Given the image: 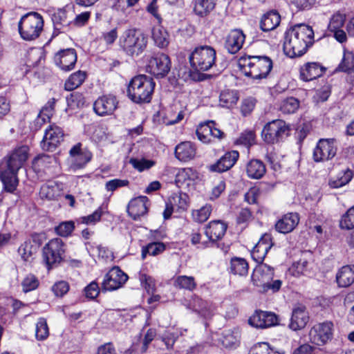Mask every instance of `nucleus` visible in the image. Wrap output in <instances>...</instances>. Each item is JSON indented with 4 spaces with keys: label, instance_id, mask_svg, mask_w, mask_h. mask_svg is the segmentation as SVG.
<instances>
[{
    "label": "nucleus",
    "instance_id": "1",
    "mask_svg": "<svg viewBox=\"0 0 354 354\" xmlns=\"http://www.w3.org/2000/svg\"><path fill=\"white\" fill-rule=\"evenodd\" d=\"M29 148L22 145L13 149L3 159L0 166V177L5 189L13 192L17 185V172L28 158Z\"/></svg>",
    "mask_w": 354,
    "mask_h": 354
},
{
    "label": "nucleus",
    "instance_id": "18",
    "mask_svg": "<svg viewBox=\"0 0 354 354\" xmlns=\"http://www.w3.org/2000/svg\"><path fill=\"white\" fill-rule=\"evenodd\" d=\"M118 101L113 95H103L98 97L93 104V110L100 116L110 115L118 106Z\"/></svg>",
    "mask_w": 354,
    "mask_h": 354
},
{
    "label": "nucleus",
    "instance_id": "53",
    "mask_svg": "<svg viewBox=\"0 0 354 354\" xmlns=\"http://www.w3.org/2000/svg\"><path fill=\"white\" fill-rule=\"evenodd\" d=\"M338 68L341 71L349 72L354 69V55L351 52H344Z\"/></svg>",
    "mask_w": 354,
    "mask_h": 354
},
{
    "label": "nucleus",
    "instance_id": "56",
    "mask_svg": "<svg viewBox=\"0 0 354 354\" xmlns=\"http://www.w3.org/2000/svg\"><path fill=\"white\" fill-rule=\"evenodd\" d=\"M39 281L37 278L32 274H28L22 281L23 290L28 292L35 290L39 286Z\"/></svg>",
    "mask_w": 354,
    "mask_h": 354
},
{
    "label": "nucleus",
    "instance_id": "15",
    "mask_svg": "<svg viewBox=\"0 0 354 354\" xmlns=\"http://www.w3.org/2000/svg\"><path fill=\"white\" fill-rule=\"evenodd\" d=\"M248 323L254 328L263 329L277 325L279 319L274 313L259 310L250 317Z\"/></svg>",
    "mask_w": 354,
    "mask_h": 354
},
{
    "label": "nucleus",
    "instance_id": "58",
    "mask_svg": "<svg viewBox=\"0 0 354 354\" xmlns=\"http://www.w3.org/2000/svg\"><path fill=\"white\" fill-rule=\"evenodd\" d=\"M249 354H278L271 348L268 343L261 342L255 344L250 349Z\"/></svg>",
    "mask_w": 354,
    "mask_h": 354
},
{
    "label": "nucleus",
    "instance_id": "19",
    "mask_svg": "<svg viewBox=\"0 0 354 354\" xmlns=\"http://www.w3.org/2000/svg\"><path fill=\"white\" fill-rule=\"evenodd\" d=\"M54 62L61 70L71 71L77 62V54L75 49L67 48L59 51L54 57Z\"/></svg>",
    "mask_w": 354,
    "mask_h": 354
},
{
    "label": "nucleus",
    "instance_id": "41",
    "mask_svg": "<svg viewBox=\"0 0 354 354\" xmlns=\"http://www.w3.org/2000/svg\"><path fill=\"white\" fill-rule=\"evenodd\" d=\"M152 38L159 48H165L169 44L168 33L160 26H154L152 29Z\"/></svg>",
    "mask_w": 354,
    "mask_h": 354
},
{
    "label": "nucleus",
    "instance_id": "36",
    "mask_svg": "<svg viewBox=\"0 0 354 354\" xmlns=\"http://www.w3.org/2000/svg\"><path fill=\"white\" fill-rule=\"evenodd\" d=\"M174 286L178 289L194 291L197 287V283L192 276L179 275L174 279Z\"/></svg>",
    "mask_w": 354,
    "mask_h": 354
},
{
    "label": "nucleus",
    "instance_id": "63",
    "mask_svg": "<svg viewBox=\"0 0 354 354\" xmlns=\"http://www.w3.org/2000/svg\"><path fill=\"white\" fill-rule=\"evenodd\" d=\"M52 291L57 297H62L66 294L69 290V285L65 281H59L56 282L52 286Z\"/></svg>",
    "mask_w": 354,
    "mask_h": 354
},
{
    "label": "nucleus",
    "instance_id": "2",
    "mask_svg": "<svg viewBox=\"0 0 354 354\" xmlns=\"http://www.w3.org/2000/svg\"><path fill=\"white\" fill-rule=\"evenodd\" d=\"M312 28L305 24H297L286 32L283 50L290 57L303 55L307 50L308 44L313 38Z\"/></svg>",
    "mask_w": 354,
    "mask_h": 354
},
{
    "label": "nucleus",
    "instance_id": "20",
    "mask_svg": "<svg viewBox=\"0 0 354 354\" xmlns=\"http://www.w3.org/2000/svg\"><path fill=\"white\" fill-rule=\"evenodd\" d=\"M198 178L196 170L190 167L182 168L176 174L175 183L179 188L189 189L194 187Z\"/></svg>",
    "mask_w": 354,
    "mask_h": 354
},
{
    "label": "nucleus",
    "instance_id": "42",
    "mask_svg": "<svg viewBox=\"0 0 354 354\" xmlns=\"http://www.w3.org/2000/svg\"><path fill=\"white\" fill-rule=\"evenodd\" d=\"M239 100L236 91L225 90L221 93L219 97L220 105L225 108H231L234 106Z\"/></svg>",
    "mask_w": 354,
    "mask_h": 354
},
{
    "label": "nucleus",
    "instance_id": "17",
    "mask_svg": "<svg viewBox=\"0 0 354 354\" xmlns=\"http://www.w3.org/2000/svg\"><path fill=\"white\" fill-rule=\"evenodd\" d=\"M337 152L334 140L321 139L313 151V158L315 162L326 161L333 158Z\"/></svg>",
    "mask_w": 354,
    "mask_h": 354
},
{
    "label": "nucleus",
    "instance_id": "30",
    "mask_svg": "<svg viewBox=\"0 0 354 354\" xmlns=\"http://www.w3.org/2000/svg\"><path fill=\"white\" fill-rule=\"evenodd\" d=\"M190 305L192 306L194 311L197 312L205 318L211 317L214 310L210 303L203 300L198 296H194L192 298Z\"/></svg>",
    "mask_w": 354,
    "mask_h": 354
},
{
    "label": "nucleus",
    "instance_id": "64",
    "mask_svg": "<svg viewBox=\"0 0 354 354\" xmlns=\"http://www.w3.org/2000/svg\"><path fill=\"white\" fill-rule=\"evenodd\" d=\"M92 158V153L88 151H85L80 153L75 158L74 167L76 168H80L84 167L87 162H88Z\"/></svg>",
    "mask_w": 354,
    "mask_h": 354
},
{
    "label": "nucleus",
    "instance_id": "55",
    "mask_svg": "<svg viewBox=\"0 0 354 354\" xmlns=\"http://www.w3.org/2000/svg\"><path fill=\"white\" fill-rule=\"evenodd\" d=\"M139 280L142 287L147 290L149 294H153L156 290V283L154 279L145 274L139 273Z\"/></svg>",
    "mask_w": 354,
    "mask_h": 354
},
{
    "label": "nucleus",
    "instance_id": "46",
    "mask_svg": "<svg viewBox=\"0 0 354 354\" xmlns=\"http://www.w3.org/2000/svg\"><path fill=\"white\" fill-rule=\"evenodd\" d=\"M212 210V209L210 205H205L198 209L193 210L192 216L194 221L203 223L209 218Z\"/></svg>",
    "mask_w": 354,
    "mask_h": 354
},
{
    "label": "nucleus",
    "instance_id": "51",
    "mask_svg": "<svg viewBox=\"0 0 354 354\" xmlns=\"http://www.w3.org/2000/svg\"><path fill=\"white\" fill-rule=\"evenodd\" d=\"M67 104L71 109H80L84 106L85 99L80 93H71L67 98Z\"/></svg>",
    "mask_w": 354,
    "mask_h": 354
},
{
    "label": "nucleus",
    "instance_id": "39",
    "mask_svg": "<svg viewBox=\"0 0 354 354\" xmlns=\"http://www.w3.org/2000/svg\"><path fill=\"white\" fill-rule=\"evenodd\" d=\"M86 76L85 72L81 71L71 74L64 84L65 89L71 91L78 88L85 80Z\"/></svg>",
    "mask_w": 354,
    "mask_h": 354
},
{
    "label": "nucleus",
    "instance_id": "9",
    "mask_svg": "<svg viewBox=\"0 0 354 354\" xmlns=\"http://www.w3.org/2000/svg\"><path fill=\"white\" fill-rule=\"evenodd\" d=\"M65 253V245L59 238L50 240L43 248V259L48 268L50 269L59 264Z\"/></svg>",
    "mask_w": 354,
    "mask_h": 354
},
{
    "label": "nucleus",
    "instance_id": "45",
    "mask_svg": "<svg viewBox=\"0 0 354 354\" xmlns=\"http://www.w3.org/2000/svg\"><path fill=\"white\" fill-rule=\"evenodd\" d=\"M165 250V246L162 243L153 242L149 243L142 250V258L144 259L147 255L156 256L162 253Z\"/></svg>",
    "mask_w": 354,
    "mask_h": 354
},
{
    "label": "nucleus",
    "instance_id": "61",
    "mask_svg": "<svg viewBox=\"0 0 354 354\" xmlns=\"http://www.w3.org/2000/svg\"><path fill=\"white\" fill-rule=\"evenodd\" d=\"M255 134L252 131H245L241 133L237 143L250 147L255 143Z\"/></svg>",
    "mask_w": 354,
    "mask_h": 354
},
{
    "label": "nucleus",
    "instance_id": "29",
    "mask_svg": "<svg viewBox=\"0 0 354 354\" xmlns=\"http://www.w3.org/2000/svg\"><path fill=\"white\" fill-rule=\"evenodd\" d=\"M196 156V147L191 142L179 143L175 148L176 158L182 162H187Z\"/></svg>",
    "mask_w": 354,
    "mask_h": 354
},
{
    "label": "nucleus",
    "instance_id": "37",
    "mask_svg": "<svg viewBox=\"0 0 354 354\" xmlns=\"http://www.w3.org/2000/svg\"><path fill=\"white\" fill-rule=\"evenodd\" d=\"M353 176L352 170L346 168L342 170L337 175L336 178H333L329 180V186L331 188H339L348 184Z\"/></svg>",
    "mask_w": 354,
    "mask_h": 354
},
{
    "label": "nucleus",
    "instance_id": "7",
    "mask_svg": "<svg viewBox=\"0 0 354 354\" xmlns=\"http://www.w3.org/2000/svg\"><path fill=\"white\" fill-rule=\"evenodd\" d=\"M44 19L36 12H30L24 15L18 24L19 32L21 38L32 41L37 38L43 30Z\"/></svg>",
    "mask_w": 354,
    "mask_h": 354
},
{
    "label": "nucleus",
    "instance_id": "3",
    "mask_svg": "<svg viewBox=\"0 0 354 354\" xmlns=\"http://www.w3.org/2000/svg\"><path fill=\"white\" fill-rule=\"evenodd\" d=\"M238 66L247 77L254 80L265 78L272 68V62L267 56H243L238 60Z\"/></svg>",
    "mask_w": 354,
    "mask_h": 354
},
{
    "label": "nucleus",
    "instance_id": "24",
    "mask_svg": "<svg viewBox=\"0 0 354 354\" xmlns=\"http://www.w3.org/2000/svg\"><path fill=\"white\" fill-rule=\"evenodd\" d=\"M245 36L242 30H231L225 39V48L231 54H235L242 48Z\"/></svg>",
    "mask_w": 354,
    "mask_h": 354
},
{
    "label": "nucleus",
    "instance_id": "8",
    "mask_svg": "<svg viewBox=\"0 0 354 354\" xmlns=\"http://www.w3.org/2000/svg\"><path fill=\"white\" fill-rule=\"evenodd\" d=\"M216 58V50L209 46L196 48L189 57L191 66L197 71L209 70L215 64Z\"/></svg>",
    "mask_w": 354,
    "mask_h": 354
},
{
    "label": "nucleus",
    "instance_id": "14",
    "mask_svg": "<svg viewBox=\"0 0 354 354\" xmlns=\"http://www.w3.org/2000/svg\"><path fill=\"white\" fill-rule=\"evenodd\" d=\"M128 276L118 267L112 268L104 276L102 283V291H113L121 288L127 281Z\"/></svg>",
    "mask_w": 354,
    "mask_h": 354
},
{
    "label": "nucleus",
    "instance_id": "50",
    "mask_svg": "<svg viewBox=\"0 0 354 354\" xmlns=\"http://www.w3.org/2000/svg\"><path fill=\"white\" fill-rule=\"evenodd\" d=\"M299 102L295 97H288L283 100L280 106V110L286 114L295 113L299 108Z\"/></svg>",
    "mask_w": 354,
    "mask_h": 354
},
{
    "label": "nucleus",
    "instance_id": "38",
    "mask_svg": "<svg viewBox=\"0 0 354 354\" xmlns=\"http://www.w3.org/2000/svg\"><path fill=\"white\" fill-rule=\"evenodd\" d=\"M230 271L235 275L244 276L248 272V263L241 257H234L230 261Z\"/></svg>",
    "mask_w": 354,
    "mask_h": 354
},
{
    "label": "nucleus",
    "instance_id": "27",
    "mask_svg": "<svg viewBox=\"0 0 354 354\" xmlns=\"http://www.w3.org/2000/svg\"><path fill=\"white\" fill-rule=\"evenodd\" d=\"M299 222V216L297 213H288L277 221L275 224V229L280 233H289L296 227Z\"/></svg>",
    "mask_w": 354,
    "mask_h": 354
},
{
    "label": "nucleus",
    "instance_id": "23",
    "mask_svg": "<svg viewBox=\"0 0 354 354\" xmlns=\"http://www.w3.org/2000/svg\"><path fill=\"white\" fill-rule=\"evenodd\" d=\"M309 315L304 306L299 305L293 308L289 328L292 330H301L308 324Z\"/></svg>",
    "mask_w": 354,
    "mask_h": 354
},
{
    "label": "nucleus",
    "instance_id": "35",
    "mask_svg": "<svg viewBox=\"0 0 354 354\" xmlns=\"http://www.w3.org/2000/svg\"><path fill=\"white\" fill-rule=\"evenodd\" d=\"M61 193L59 186L54 182H48L41 187L39 195L41 198L56 199Z\"/></svg>",
    "mask_w": 354,
    "mask_h": 354
},
{
    "label": "nucleus",
    "instance_id": "57",
    "mask_svg": "<svg viewBox=\"0 0 354 354\" xmlns=\"http://www.w3.org/2000/svg\"><path fill=\"white\" fill-rule=\"evenodd\" d=\"M129 181L127 179L115 178L107 181L105 183V189L107 192H113L116 189L123 187H127Z\"/></svg>",
    "mask_w": 354,
    "mask_h": 354
},
{
    "label": "nucleus",
    "instance_id": "10",
    "mask_svg": "<svg viewBox=\"0 0 354 354\" xmlns=\"http://www.w3.org/2000/svg\"><path fill=\"white\" fill-rule=\"evenodd\" d=\"M289 127L282 120H274L268 122L261 133L263 140L268 144L281 141L289 134Z\"/></svg>",
    "mask_w": 354,
    "mask_h": 354
},
{
    "label": "nucleus",
    "instance_id": "62",
    "mask_svg": "<svg viewBox=\"0 0 354 354\" xmlns=\"http://www.w3.org/2000/svg\"><path fill=\"white\" fill-rule=\"evenodd\" d=\"M53 22L57 30L61 29V26L67 24L66 12L64 10H58L52 17Z\"/></svg>",
    "mask_w": 354,
    "mask_h": 354
},
{
    "label": "nucleus",
    "instance_id": "4",
    "mask_svg": "<svg viewBox=\"0 0 354 354\" xmlns=\"http://www.w3.org/2000/svg\"><path fill=\"white\" fill-rule=\"evenodd\" d=\"M155 82L152 78L145 75L136 76L128 86V96L135 103H149L151 102Z\"/></svg>",
    "mask_w": 354,
    "mask_h": 354
},
{
    "label": "nucleus",
    "instance_id": "34",
    "mask_svg": "<svg viewBox=\"0 0 354 354\" xmlns=\"http://www.w3.org/2000/svg\"><path fill=\"white\" fill-rule=\"evenodd\" d=\"M266 171L263 162L259 160H251L246 166V172L250 178L259 179L263 176Z\"/></svg>",
    "mask_w": 354,
    "mask_h": 354
},
{
    "label": "nucleus",
    "instance_id": "48",
    "mask_svg": "<svg viewBox=\"0 0 354 354\" xmlns=\"http://www.w3.org/2000/svg\"><path fill=\"white\" fill-rule=\"evenodd\" d=\"M49 335V328L44 318H39L36 324L35 336L37 340L43 341Z\"/></svg>",
    "mask_w": 354,
    "mask_h": 354
},
{
    "label": "nucleus",
    "instance_id": "25",
    "mask_svg": "<svg viewBox=\"0 0 354 354\" xmlns=\"http://www.w3.org/2000/svg\"><path fill=\"white\" fill-rule=\"evenodd\" d=\"M227 225L220 220L210 221L205 227V234L211 242L221 239L225 234Z\"/></svg>",
    "mask_w": 354,
    "mask_h": 354
},
{
    "label": "nucleus",
    "instance_id": "6",
    "mask_svg": "<svg viewBox=\"0 0 354 354\" xmlns=\"http://www.w3.org/2000/svg\"><path fill=\"white\" fill-rule=\"evenodd\" d=\"M274 270L265 263H260L256 266L252 274V283L259 288V291L267 292L271 290L276 292L279 290L282 281L279 279L272 280Z\"/></svg>",
    "mask_w": 354,
    "mask_h": 354
},
{
    "label": "nucleus",
    "instance_id": "28",
    "mask_svg": "<svg viewBox=\"0 0 354 354\" xmlns=\"http://www.w3.org/2000/svg\"><path fill=\"white\" fill-rule=\"evenodd\" d=\"M239 153L232 151L225 153L214 165L211 166V170L217 172H223L234 166L239 158Z\"/></svg>",
    "mask_w": 354,
    "mask_h": 354
},
{
    "label": "nucleus",
    "instance_id": "13",
    "mask_svg": "<svg viewBox=\"0 0 354 354\" xmlns=\"http://www.w3.org/2000/svg\"><path fill=\"white\" fill-rule=\"evenodd\" d=\"M64 131L61 127L52 124L45 130L43 140L41 142V148L46 151L55 150L64 140Z\"/></svg>",
    "mask_w": 354,
    "mask_h": 354
},
{
    "label": "nucleus",
    "instance_id": "11",
    "mask_svg": "<svg viewBox=\"0 0 354 354\" xmlns=\"http://www.w3.org/2000/svg\"><path fill=\"white\" fill-rule=\"evenodd\" d=\"M334 324L330 321H326L315 324L309 331V338L312 343L322 346L333 337Z\"/></svg>",
    "mask_w": 354,
    "mask_h": 354
},
{
    "label": "nucleus",
    "instance_id": "44",
    "mask_svg": "<svg viewBox=\"0 0 354 354\" xmlns=\"http://www.w3.org/2000/svg\"><path fill=\"white\" fill-rule=\"evenodd\" d=\"M310 264L307 258L302 257L292 264L290 270L294 275L306 274L309 272Z\"/></svg>",
    "mask_w": 354,
    "mask_h": 354
},
{
    "label": "nucleus",
    "instance_id": "31",
    "mask_svg": "<svg viewBox=\"0 0 354 354\" xmlns=\"http://www.w3.org/2000/svg\"><path fill=\"white\" fill-rule=\"evenodd\" d=\"M216 0H194L193 11L196 15L205 17L215 8Z\"/></svg>",
    "mask_w": 354,
    "mask_h": 354
},
{
    "label": "nucleus",
    "instance_id": "40",
    "mask_svg": "<svg viewBox=\"0 0 354 354\" xmlns=\"http://www.w3.org/2000/svg\"><path fill=\"white\" fill-rule=\"evenodd\" d=\"M55 103L56 100L55 98H51L42 107L37 117L38 123H40V120L42 122V124L50 122L51 117L55 113Z\"/></svg>",
    "mask_w": 354,
    "mask_h": 354
},
{
    "label": "nucleus",
    "instance_id": "16",
    "mask_svg": "<svg viewBox=\"0 0 354 354\" xmlns=\"http://www.w3.org/2000/svg\"><path fill=\"white\" fill-rule=\"evenodd\" d=\"M198 138L203 143H209L215 138L221 139L224 133L216 127L214 121L200 124L196 129Z\"/></svg>",
    "mask_w": 354,
    "mask_h": 354
},
{
    "label": "nucleus",
    "instance_id": "33",
    "mask_svg": "<svg viewBox=\"0 0 354 354\" xmlns=\"http://www.w3.org/2000/svg\"><path fill=\"white\" fill-rule=\"evenodd\" d=\"M281 16L277 12L271 11L265 14L261 20L260 26L262 30L267 32L276 28L280 24Z\"/></svg>",
    "mask_w": 354,
    "mask_h": 354
},
{
    "label": "nucleus",
    "instance_id": "26",
    "mask_svg": "<svg viewBox=\"0 0 354 354\" xmlns=\"http://www.w3.org/2000/svg\"><path fill=\"white\" fill-rule=\"evenodd\" d=\"M148 198L147 196H139L132 199L127 207L129 215L134 220L147 214Z\"/></svg>",
    "mask_w": 354,
    "mask_h": 354
},
{
    "label": "nucleus",
    "instance_id": "12",
    "mask_svg": "<svg viewBox=\"0 0 354 354\" xmlns=\"http://www.w3.org/2000/svg\"><path fill=\"white\" fill-rule=\"evenodd\" d=\"M171 69L169 57L164 53H156L147 61L146 71L157 78L165 77Z\"/></svg>",
    "mask_w": 354,
    "mask_h": 354
},
{
    "label": "nucleus",
    "instance_id": "21",
    "mask_svg": "<svg viewBox=\"0 0 354 354\" xmlns=\"http://www.w3.org/2000/svg\"><path fill=\"white\" fill-rule=\"evenodd\" d=\"M326 71V68L319 62H306L299 68V77L304 82L315 80Z\"/></svg>",
    "mask_w": 354,
    "mask_h": 354
},
{
    "label": "nucleus",
    "instance_id": "5",
    "mask_svg": "<svg viewBox=\"0 0 354 354\" xmlns=\"http://www.w3.org/2000/svg\"><path fill=\"white\" fill-rule=\"evenodd\" d=\"M147 37L137 28H129L124 31L119 39V46L128 55L138 56L146 49Z\"/></svg>",
    "mask_w": 354,
    "mask_h": 354
},
{
    "label": "nucleus",
    "instance_id": "49",
    "mask_svg": "<svg viewBox=\"0 0 354 354\" xmlns=\"http://www.w3.org/2000/svg\"><path fill=\"white\" fill-rule=\"evenodd\" d=\"M339 226L342 229L351 230L354 228V205L350 207L346 212L342 215Z\"/></svg>",
    "mask_w": 354,
    "mask_h": 354
},
{
    "label": "nucleus",
    "instance_id": "54",
    "mask_svg": "<svg viewBox=\"0 0 354 354\" xmlns=\"http://www.w3.org/2000/svg\"><path fill=\"white\" fill-rule=\"evenodd\" d=\"M129 162L133 168L139 171H143L144 170L149 169L155 165V162L153 160H147L145 158H131Z\"/></svg>",
    "mask_w": 354,
    "mask_h": 354
},
{
    "label": "nucleus",
    "instance_id": "43",
    "mask_svg": "<svg viewBox=\"0 0 354 354\" xmlns=\"http://www.w3.org/2000/svg\"><path fill=\"white\" fill-rule=\"evenodd\" d=\"M36 251L37 248L32 244L30 240L24 241L18 249L19 254L25 261H31Z\"/></svg>",
    "mask_w": 354,
    "mask_h": 354
},
{
    "label": "nucleus",
    "instance_id": "59",
    "mask_svg": "<svg viewBox=\"0 0 354 354\" xmlns=\"http://www.w3.org/2000/svg\"><path fill=\"white\" fill-rule=\"evenodd\" d=\"M75 228L73 221H64L55 227L56 233L61 236H68Z\"/></svg>",
    "mask_w": 354,
    "mask_h": 354
},
{
    "label": "nucleus",
    "instance_id": "22",
    "mask_svg": "<svg viewBox=\"0 0 354 354\" xmlns=\"http://www.w3.org/2000/svg\"><path fill=\"white\" fill-rule=\"evenodd\" d=\"M272 245L271 235L269 234H263L251 251L252 259L259 264L263 263L266 254Z\"/></svg>",
    "mask_w": 354,
    "mask_h": 354
},
{
    "label": "nucleus",
    "instance_id": "60",
    "mask_svg": "<svg viewBox=\"0 0 354 354\" xmlns=\"http://www.w3.org/2000/svg\"><path fill=\"white\" fill-rule=\"evenodd\" d=\"M172 203L180 210L185 211L188 208V196L185 193H180L172 198Z\"/></svg>",
    "mask_w": 354,
    "mask_h": 354
},
{
    "label": "nucleus",
    "instance_id": "47",
    "mask_svg": "<svg viewBox=\"0 0 354 354\" xmlns=\"http://www.w3.org/2000/svg\"><path fill=\"white\" fill-rule=\"evenodd\" d=\"M239 333L234 332L232 330H225L223 333V337L221 339L222 344L226 348H233L239 344Z\"/></svg>",
    "mask_w": 354,
    "mask_h": 354
},
{
    "label": "nucleus",
    "instance_id": "32",
    "mask_svg": "<svg viewBox=\"0 0 354 354\" xmlns=\"http://www.w3.org/2000/svg\"><path fill=\"white\" fill-rule=\"evenodd\" d=\"M337 282L340 287H348L354 282V266H343L337 273Z\"/></svg>",
    "mask_w": 354,
    "mask_h": 354
},
{
    "label": "nucleus",
    "instance_id": "52",
    "mask_svg": "<svg viewBox=\"0 0 354 354\" xmlns=\"http://www.w3.org/2000/svg\"><path fill=\"white\" fill-rule=\"evenodd\" d=\"M346 20V15L339 11L336 12L331 17L329 24L328 30H335L342 28Z\"/></svg>",
    "mask_w": 354,
    "mask_h": 354
}]
</instances>
